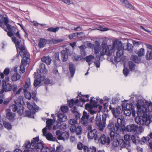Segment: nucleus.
<instances>
[{
	"mask_svg": "<svg viewBox=\"0 0 152 152\" xmlns=\"http://www.w3.org/2000/svg\"><path fill=\"white\" fill-rule=\"evenodd\" d=\"M15 35L17 37V38L15 37H12V41L15 44L16 48H18L20 50L19 52H18L17 57H18L19 55L22 58L20 66V70L23 73L25 71V66L30 62V56L29 53L26 49L24 45L20 44L21 37L18 31H17Z\"/></svg>",
	"mask_w": 152,
	"mask_h": 152,
	"instance_id": "obj_1",
	"label": "nucleus"
},
{
	"mask_svg": "<svg viewBox=\"0 0 152 152\" xmlns=\"http://www.w3.org/2000/svg\"><path fill=\"white\" fill-rule=\"evenodd\" d=\"M140 102L139 101L137 102V108L143 113V116H144L137 117L135 118V121L139 125L145 124L148 126L150 123V120L149 117H145V115L148 111H152V103L150 102L148 106L146 107L145 105H141L140 104Z\"/></svg>",
	"mask_w": 152,
	"mask_h": 152,
	"instance_id": "obj_2",
	"label": "nucleus"
},
{
	"mask_svg": "<svg viewBox=\"0 0 152 152\" xmlns=\"http://www.w3.org/2000/svg\"><path fill=\"white\" fill-rule=\"evenodd\" d=\"M120 135L118 138H116L113 142H112V145L114 147H117L120 146L121 148H128L130 146L129 140H130L131 135L126 134L124 136V139H120Z\"/></svg>",
	"mask_w": 152,
	"mask_h": 152,
	"instance_id": "obj_3",
	"label": "nucleus"
},
{
	"mask_svg": "<svg viewBox=\"0 0 152 152\" xmlns=\"http://www.w3.org/2000/svg\"><path fill=\"white\" fill-rule=\"evenodd\" d=\"M114 46L115 47V48L118 50L116 53V56L114 58L113 61V63H117L118 62L124 61L123 55L124 51L122 48V44L121 42L116 43L114 42Z\"/></svg>",
	"mask_w": 152,
	"mask_h": 152,
	"instance_id": "obj_4",
	"label": "nucleus"
},
{
	"mask_svg": "<svg viewBox=\"0 0 152 152\" xmlns=\"http://www.w3.org/2000/svg\"><path fill=\"white\" fill-rule=\"evenodd\" d=\"M102 48L100 50V56L106 55L110 56L114 51L115 47L111 45H107V43H102L101 44Z\"/></svg>",
	"mask_w": 152,
	"mask_h": 152,
	"instance_id": "obj_5",
	"label": "nucleus"
},
{
	"mask_svg": "<svg viewBox=\"0 0 152 152\" xmlns=\"http://www.w3.org/2000/svg\"><path fill=\"white\" fill-rule=\"evenodd\" d=\"M107 128L110 131V137L111 139L112 142H113L116 138L119 137V134L116 133V132L119 130V128L117 126V125L114 124L113 122L110 123L108 125Z\"/></svg>",
	"mask_w": 152,
	"mask_h": 152,
	"instance_id": "obj_6",
	"label": "nucleus"
},
{
	"mask_svg": "<svg viewBox=\"0 0 152 152\" xmlns=\"http://www.w3.org/2000/svg\"><path fill=\"white\" fill-rule=\"evenodd\" d=\"M15 104H13L11 106L12 110L14 112L17 110L18 113L21 114L23 111V105L24 104L23 96H20L15 101Z\"/></svg>",
	"mask_w": 152,
	"mask_h": 152,
	"instance_id": "obj_7",
	"label": "nucleus"
},
{
	"mask_svg": "<svg viewBox=\"0 0 152 152\" xmlns=\"http://www.w3.org/2000/svg\"><path fill=\"white\" fill-rule=\"evenodd\" d=\"M87 136L89 139L94 138L95 140H99L100 134L98 133L96 129H94L92 130L88 131Z\"/></svg>",
	"mask_w": 152,
	"mask_h": 152,
	"instance_id": "obj_8",
	"label": "nucleus"
},
{
	"mask_svg": "<svg viewBox=\"0 0 152 152\" xmlns=\"http://www.w3.org/2000/svg\"><path fill=\"white\" fill-rule=\"evenodd\" d=\"M34 75L36 79L34 80V85L36 87L40 83L41 80L43 81L45 79V77L43 75L42 76L40 74L38 73L37 71L34 73Z\"/></svg>",
	"mask_w": 152,
	"mask_h": 152,
	"instance_id": "obj_9",
	"label": "nucleus"
},
{
	"mask_svg": "<svg viewBox=\"0 0 152 152\" xmlns=\"http://www.w3.org/2000/svg\"><path fill=\"white\" fill-rule=\"evenodd\" d=\"M4 22L5 25L7 26V28L8 30L10 31H12L13 30H15V28L14 27L8 24L9 22V20L8 18L4 17L0 14V23H3Z\"/></svg>",
	"mask_w": 152,
	"mask_h": 152,
	"instance_id": "obj_10",
	"label": "nucleus"
},
{
	"mask_svg": "<svg viewBox=\"0 0 152 152\" xmlns=\"http://www.w3.org/2000/svg\"><path fill=\"white\" fill-rule=\"evenodd\" d=\"M2 90L0 91V94H2L4 92H8L11 91L12 89V85L10 83H6L4 80L2 81Z\"/></svg>",
	"mask_w": 152,
	"mask_h": 152,
	"instance_id": "obj_11",
	"label": "nucleus"
},
{
	"mask_svg": "<svg viewBox=\"0 0 152 152\" xmlns=\"http://www.w3.org/2000/svg\"><path fill=\"white\" fill-rule=\"evenodd\" d=\"M89 117V113L84 111L81 118V123L84 126L88 125V119Z\"/></svg>",
	"mask_w": 152,
	"mask_h": 152,
	"instance_id": "obj_12",
	"label": "nucleus"
},
{
	"mask_svg": "<svg viewBox=\"0 0 152 152\" xmlns=\"http://www.w3.org/2000/svg\"><path fill=\"white\" fill-rule=\"evenodd\" d=\"M109 108L111 110L114 117L115 118L118 117L121 113L122 110L120 107H118L115 108L112 107L110 105Z\"/></svg>",
	"mask_w": 152,
	"mask_h": 152,
	"instance_id": "obj_13",
	"label": "nucleus"
},
{
	"mask_svg": "<svg viewBox=\"0 0 152 152\" xmlns=\"http://www.w3.org/2000/svg\"><path fill=\"white\" fill-rule=\"evenodd\" d=\"M54 65L56 66H60L61 64V60L59 58V53L57 52L54 53L52 57Z\"/></svg>",
	"mask_w": 152,
	"mask_h": 152,
	"instance_id": "obj_14",
	"label": "nucleus"
},
{
	"mask_svg": "<svg viewBox=\"0 0 152 152\" xmlns=\"http://www.w3.org/2000/svg\"><path fill=\"white\" fill-rule=\"evenodd\" d=\"M70 130L72 133L75 132L77 135H80L82 132V129L81 126H72L70 127Z\"/></svg>",
	"mask_w": 152,
	"mask_h": 152,
	"instance_id": "obj_15",
	"label": "nucleus"
},
{
	"mask_svg": "<svg viewBox=\"0 0 152 152\" xmlns=\"http://www.w3.org/2000/svg\"><path fill=\"white\" fill-rule=\"evenodd\" d=\"M69 50L66 48L64 50H62L61 52V60L63 61H66L68 59V54L69 53Z\"/></svg>",
	"mask_w": 152,
	"mask_h": 152,
	"instance_id": "obj_16",
	"label": "nucleus"
},
{
	"mask_svg": "<svg viewBox=\"0 0 152 152\" xmlns=\"http://www.w3.org/2000/svg\"><path fill=\"white\" fill-rule=\"evenodd\" d=\"M25 97L28 99H30L32 97L33 99L37 102V99L36 96V94L35 92H33L31 95L28 91H23Z\"/></svg>",
	"mask_w": 152,
	"mask_h": 152,
	"instance_id": "obj_17",
	"label": "nucleus"
},
{
	"mask_svg": "<svg viewBox=\"0 0 152 152\" xmlns=\"http://www.w3.org/2000/svg\"><path fill=\"white\" fill-rule=\"evenodd\" d=\"M58 119L56 121L57 123H61L63 122L66 121L67 119V117L64 113H59L57 115Z\"/></svg>",
	"mask_w": 152,
	"mask_h": 152,
	"instance_id": "obj_18",
	"label": "nucleus"
},
{
	"mask_svg": "<svg viewBox=\"0 0 152 152\" xmlns=\"http://www.w3.org/2000/svg\"><path fill=\"white\" fill-rule=\"evenodd\" d=\"M99 139L101 141V142L102 144H104L106 143L107 145H108L111 140L110 137L108 136L106 137L104 134L102 135L100 137Z\"/></svg>",
	"mask_w": 152,
	"mask_h": 152,
	"instance_id": "obj_19",
	"label": "nucleus"
},
{
	"mask_svg": "<svg viewBox=\"0 0 152 152\" xmlns=\"http://www.w3.org/2000/svg\"><path fill=\"white\" fill-rule=\"evenodd\" d=\"M90 104H86V106L89 108L93 107H97L98 104L97 103V101L95 100V99L94 97H92L90 100Z\"/></svg>",
	"mask_w": 152,
	"mask_h": 152,
	"instance_id": "obj_20",
	"label": "nucleus"
},
{
	"mask_svg": "<svg viewBox=\"0 0 152 152\" xmlns=\"http://www.w3.org/2000/svg\"><path fill=\"white\" fill-rule=\"evenodd\" d=\"M137 125L134 124L129 125L125 127V130L128 132H133L135 133Z\"/></svg>",
	"mask_w": 152,
	"mask_h": 152,
	"instance_id": "obj_21",
	"label": "nucleus"
},
{
	"mask_svg": "<svg viewBox=\"0 0 152 152\" xmlns=\"http://www.w3.org/2000/svg\"><path fill=\"white\" fill-rule=\"evenodd\" d=\"M69 69L71 74V77H73L75 71V67L71 62L69 63Z\"/></svg>",
	"mask_w": 152,
	"mask_h": 152,
	"instance_id": "obj_22",
	"label": "nucleus"
},
{
	"mask_svg": "<svg viewBox=\"0 0 152 152\" xmlns=\"http://www.w3.org/2000/svg\"><path fill=\"white\" fill-rule=\"evenodd\" d=\"M69 133L68 132H63L58 136V140H65L69 138Z\"/></svg>",
	"mask_w": 152,
	"mask_h": 152,
	"instance_id": "obj_23",
	"label": "nucleus"
},
{
	"mask_svg": "<svg viewBox=\"0 0 152 152\" xmlns=\"http://www.w3.org/2000/svg\"><path fill=\"white\" fill-rule=\"evenodd\" d=\"M122 4L130 10H134L133 6L130 4L127 0H120Z\"/></svg>",
	"mask_w": 152,
	"mask_h": 152,
	"instance_id": "obj_24",
	"label": "nucleus"
},
{
	"mask_svg": "<svg viewBox=\"0 0 152 152\" xmlns=\"http://www.w3.org/2000/svg\"><path fill=\"white\" fill-rule=\"evenodd\" d=\"M43 143L42 142L39 141V142H38L37 143L36 145L34 146V148H32V149H35L36 150V152H38V150H41L42 148L44 146Z\"/></svg>",
	"mask_w": 152,
	"mask_h": 152,
	"instance_id": "obj_25",
	"label": "nucleus"
},
{
	"mask_svg": "<svg viewBox=\"0 0 152 152\" xmlns=\"http://www.w3.org/2000/svg\"><path fill=\"white\" fill-rule=\"evenodd\" d=\"M31 86L30 79H27L24 85L23 88V91H28L30 88Z\"/></svg>",
	"mask_w": 152,
	"mask_h": 152,
	"instance_id": "obj_26",
	"label": "nucleus"
},
{
	"mask_svg": "<svg viewBox=\"0 0 152 152\" xmlns=\"http://www.w3.org/2000/svg\"><path fill=\"white\" fill-rule=\"evenodd\" d=\"M84 151V152H96V148L94 146H91L88 147L86 146H85Z\"/></svg>",
	"mask_w": 152,
	"mask_h": 152,
	"instance_id": "obj_27",
	"label": "nucleus"
},
{
	"mask_svg": "<svg viewBox=\"0 0 152 152\" xmlns=\"http://www.w3.org/2000/svg\"><path fill=\"white\" fill-rule=\"evenodd\" d=\"M96 125L97 128L101 131H103L104 128L105 127L106 124V123L101 121L99 123L96 124Z\"/></svg>",
	"mask_w": 152,
	"mask_h": 152,
	"instance_id": "obj_28",
	"label": "nucleus"
},
{
	"mask_svg": "<svg viewBox=\"0 0 152 152\" xmlns=\"http://www.w3.org/2000/svg\"><path fill=\"white\" fill-rule=\"evenodd\" d=\"M41 61L43 62H45L47 65H49L50 64L51 59L50 57L49 56H44L41 58Z\"/></svg>",
	"mask_w": 152,
	"mask_h": 152,
	"instance_id": "obj_29",
	"label": "nucleus"
},
{
	"mask_svg": "<svg viewBox=\"0 0 152 152\" xmlns=\"http://www.w3.org/2000/svg\"><path fill=\"white\" fill-rule=\"evenodd\" d=\"M130 140H131L132 142L135 144L139 142L140 141V138L137 135H133L131 136Z\"/></svg>",
	"mask_w": 152,
	"mask_h": 152,
	"instance_id": "obj_30",
	"label": "nucleus"
},
{
	"mask_svg": "<svg viewBox=\"0 0 152 152\" xmlns=\"http://www.w3.org/2000/svg\"><path fill=\"white\" fill-rule=\"evenodd\" d=\"M47 40L45 39L42 38L39 41L38 46L39 48H41L44 47L46 45Z\"/></svg>",
	"mask_w": 152,
	"mask_h": 152,
	"instance_id": "obj_31",
	"label": "nucleus"
},
{
	"mask_svg": "<svg viewBox=\"0 0 152 152\" xmlns=\"http://www.w3.org/2000/svg\"><path fill=\"white\" fill-rule=\"evenodd\" d=\"M10 72V69L8 68H6L3 73H0V76L1 78L3 79L4 77V75L6 76H7Z\"/></svg>",
	"mask_w": 152,
	"mask_h": 152,
	"instance_id": "obj_32",
	"label": "nucleus"
},
{
	"mask_svg": "<svg viewBox=\"0 0 152 152\" xmlns=\"http://www.w3.org/2000/svg\"><path fill=\"white\" fill-rule=\"evenodd\" d=\"M131 59L134 62L139 64L140 62L141 58L136 55H132L131 56Z\"/></svg>",
	"mask_w": 152,
	"mask_h": 152,
	"instance_id": "obj_33",
	"label": "nucleus"
},
{
	"mask_svg": "<svg viewBox=\"0 0 152 152\" xmlns=\"http://www.w3.org/2000/svg\"><path fill=\"white\" fill-rule=\"evenodd\" d=\"M123 46L122 48L124 50H127L128 51H130L132 50V45L129 43H127V44H123L122 45Z\"/></svg>",
	"mask_w": 152,
	"mask_h": 152,
	"instance_id": "obj_34",
	"label": "nucleus"
},
{
	"mask_svg": "<svg viewBox=\"0 0 152 152\" xmlns=\"http://www.w3.org/2000/svg\"><path fill=\"white\" fill-rule=\"evenodd\" d=\"M40 70H37L38 72V71H39V73H42L44 74L46 73L47 72V70L46 69L45 65L43 63H42L40 65Z\"/></svg>",
	"mask_w": 152,
	"mask_h": 152,
	"instance_id": "obj_35",
	"label": "nucleus"
},
{
	"mask_svg": "<svg viewBox=\"0 0 152 152\" xmlns=\"http://www.w3.org/2000/svg\"><path fill=\"white\" fill-rule=\"evenodd\" d=\"M20 78V75L17 73L13 74L11 76V80L12 81H15L19 80Z\"/></svg>",
	"mask_w": 152,
	"mask_h": 152,
	"instance_id": "obj_36",
	"label": "nucleus"
},
{
	"mask_svg": "<svg viewBox=\"0 0 152 152\" xmlns=\"http://www.w3.org/2000/svg\"><path fill=\"white\" fill-rule=\"evenodd\" d=\"M94 58V56L92 55H90L88 56H86L85 59L86 61L88 63L89 65L91 64V61Z\"/></svg>",
	"mask_w": 152,
	"mask_h": 152,
	"instance_id": "obj_37",
	"label": "nucleus"
},
{
	"mask_svg": "<svg viewBox=\"0 0 152 152\" xmlns=\"http://www.w3.org/2000/svg\"><path fill=\"white\" fill-rule=\"evenodd\" d=\"M15 117V114L11 112H8L7 113L6 117L9 120H13Z\"/></svg>",
	"mask_w": 152,
	"mask_h": 152,
	"instance_id": "obj_38",
	"label": "nucleus"
},
{
	"mask_svg": "<svg viewBox=\"0 0 152 152\" xmlns=\"http://www.w3.org/2000/svg\"><path fill=\"white\" fill-rule=\"evenodd\" d=\"M63 28V27H57L56 28L50 27L47 29V31H48L55 33L58 31L60 28Z\"/></svg>",
	"mask_w": 152,
	"mask_h": 152,
	"instance_id": "obj_39",
	"label": "nucleus"
},
{
	"mask_svg": "<svg viewBox=\"0 0 152 152\" xmlns=\"http://www.w3.org/2000/svg\"><path fill=\"white\" fill-rule=\"evenodd\" d=\"M124 121L123 119L120 118H118L117 119V123H116L115 125H117V126H118V127L119 128V131L121 130V126L123 124Z\"/></svg>",
	"mask_w": 152,
	"mask_h": 152,
	"instance_id": "obj_40",
	"label": "nucleus"
},
{
	"mask_svg": "<svg viewBox=\"0 0 152 152\" xmlns=\"http://www.w3.org/2000/svg\"><path fill=\"white\" fill-rule=\"evenodd\" d=\"M41 151H43L44 152H55L54 149L49 148L47 146H44L41 149Z\"/></svg>",
	"mask_w": 152,
	"mask_h": 152,
	"instance_id": "obj_41",
	"label": "nucleus"
},
{
	"mask_svg": "<svg viewBox=\"0 0 152 152\" xmlns=\"http://www.w3.org/2000/svg\"><path fill=\"white\" fill-rule=\"evenodd\" d=\"M69 124L70 126V127H71L72 126H76L75 124H77V120L75 119H70L68 121Z\"/></svg>",
	"mask_w": 152,
	"mask_h": 152,
	"instance_id": "obj_42",
	"label": "nucleus"
},
{
	"mask_svg": "<svg viewBox=\"0 0 152 152\" xmlns=\"http://www.w3.org/2000/svg\"><path fill=\"white\" fill-rule=\"evenodd\" d=\"M53 121L52 119H49L47 120L46 122L48 129L50 130L52 128V126L53 125Z\"/></svg>",
	"mask_w": 152,
	"mask_h": 152,
	"instance_id": "obj_43",
	"label": "nucleus"
},
{
	"mask_svg": "<svg viewBox=\"0 0 152 152\" xmlns=\"http://www.w3.org/2000/svg\"><path fill=\"white\" fill-rule=\"evenodd\" d=\"M47 139L50 141H55L56 140V138L53 137L52 134L50 133H48L45 135Z\"/></svg>",
	"mask_w": 152,
	"mask_h": 152,
	"instance_id": "obj_44",
	"label": "nucleus"
},
{
	"mask_svg": "<svg viewBox=\"0 0 152 152\" xmlns=\"http://www.w3.org/2000/svg\"><path fill=\"white\" fill-rule=\"evenodd\" d=\"M123 110L124 111V114L126 116H129L131 113V110L125 109V105H122Z\"/></svg>",
	"mask_w": 152,
	"mask_h": 152,
	"instance_id": "obj_45",
	"label": "nucleus"
},
{
	"mask_svg": "<svg viewBox=\"0 0 152 152\" xmlns=\"http://www.w3.org/2000/svg\"><path fill=\"white\" fill-rule=\"evenodd\" d=\"M31 145V143L30 141L28 140H26L25 141L23 147H24L26 149H30V148Z\"/></svg>",
	"mask_w": 152,
	"mask_h": 152,
	"instance_id": "obj_46",
	"label": "nucleus"
},
{
	"mask_svg": "<svg viewBox=\"0 0 152 152\" xmlns=\"http://www.w3.org/2000/svg\"><path fill=\"white\" fill-rule=\"evenodd\" d=\"M150 139L148 137H142L140 140L139 142H140L141 144H143L147 141L149 142Z\"/></svg>",
	"mask_w": 152,
	"mask_h": 152,
	"instance_id": "obj_47",
	"label": "nucleus"
},
{
	"mask_svg": "<svg viewBox=\"0 0 152 152\" xmlns=\"http://www.w3.org/2000/svg\"><path fill=\"white\" fill-rule=\"evenodd\" d=\"M152 51L148 50L146 55V58L147 60H150L152 59Z\"/></svg>",
	"mask_w": 152,
	"mask_h": 152,
	"instance_id": "obj_48",
	"label": "nucleus"
},
{
	"mask_svg": "<svg viewBox=\"0 0 152 152\" xmlns=\"http://www.w3.org/2000/svg\"><path fill=\"white\" fill-rule=\"evenodd\" d=\"M39 137L34 138L31 140V145L32 146H34L37 143L39 142Z\"/></svg>",
	"mask_w": 152,
	"mask_h": 152,
	"instance_id": "obj_49",
	"label": "nucleus"
},
{
	"mask_svg": "<svg viewBox=\"0 0 152 152\" xmlns=\"http://www.w3.org/2000/svg\"><path fill=\"white\" fill-rule=\"evenodd\" d=\"M136 129L135 130V133L136 134H140L143 131V129L141 126L138 127L137 126V127Z\"/></svg>",
	"mask_w": 152,
	"mask_h": 152,
	"instance_id": "obj_50",
	"label": "nucleus"
},
{
	"mask_svg": "<svg viewBox=\"0 0 152 152\" xmlns=\"http://www.w3.org/2000/svg\"><path fill=\"white\" fill-rule=\"evenodd\" d=\"M4 126L8 129H11L12 128L11 124L8 122L5 121L3 123Z\"/></svg>",
	"mask_w": 152,
	"mask_h": 152,
	"instance_id": "obj_51",
	"label": "nucleus"
},
{
	"mask_svg": "<svg viewBox=\"0 0 152 152\" xmlns=\"http://www.w3.org/2000/svg\"><path fill=\"white\" fill-rule=\"evenodd\" d=\"M109 116L108 113L103 114L102 117V121L106 123V119L109 118Z\"/></svg>",
	"mask_w": 152,
	"mask_h": 152,
	"instance_id": "obj_52",
	"label": "nucleus"
},
{
	"mask_svg": "<svg viewBox=\"0 0 152 152\" xmlns=\"http://www.w3.org/2000/svg\"><path fill=\"white\" fill-rule=\"evenodd\" d=\"M125 109L129 110H131L134 108V106L132 103H127L126 106H125Z\"/></svg>",
	"mask_w": 152,
	"mask_h": 152,
	"instance_id": "obj_53",
	"label": "nucleus"
},
{
	"mask_svg": "<svg viewBox=\"0 0 152 152\" xmlns=\"http://www.w3.org/2000/svg\"><path fill=\"white\" fill-rule=\"evenodd\" d=\"M145 53L144 49L143 48L140 49L137 53L138 56L139 57L142 56L144 55Z\"/></svg>",
	"mask_w": 152,
	"mask_h": 152,
	"instance_id": "obj_54",
	"label": "nucleus"
},
{
	"mask_svg": "<svg viewBox=\"0 0 152 152\" xmlns=\"http://www.w3.org/2000/svg\"><path fill=\"white\" fill-rule=\"evenodd\" d=\"M77 140L75 135L73 134H71L70 138V142L72 143H75L76 142Z\"/></svg>",
	"mask_w": 152,
	"mask_h": 152,
	"instance_id": "obj_55",
	"label": "nucleus"
},
{
	"mask_svg": "<svg viewBox=\"0 0 152 152\" xmlns=\"http://www.w3.org/2000/svg\"><path fill=\"white\" fill-rule=\"evenodd\" d=\"M94 52L97 55V54L99 52H100V45H96L94 47Z\"/></svg>",
	"mask_w": 152,
	"mask_h": 152,
	"instance_id": "obj_56",
	"label": "nucleus"
},
{
	"mask_svg": "<svg viewBox=\"0 0 152 152\" xmlns=\"http://www.w3.org/2000/svg\"><path fill=\"white\" fill-rule=\"evenodd\" d=\"M129 64L130 70L131 71L134 70L135 65L134 64L133 62L130 61L129 62Z\"/></svg>",
	"mask_w": 152,
	"mask_h": 152,
	"instance_id": "obj_57",
	"label": "nucleus"
},
{
	"mask_svg": "<svg viewBox=\"0 0 152 152\" xmlns=\"http://www.w3.org/2000/svg\"><path fill=\"white\" fill-rule=\"evenodd\" d=\"M85 146L82 143L79 142L77 143V148L80 150H82L83 149L84 150Z\"/></svg>",
	"mask_w": 152,
	"mask_h": 152,
	"instance_id": "obj_58",
	"label": "nucleus"
},
{
	"mask_svg": "<svg viewBox=\"0 0 152 152\" xmlns=\"http://www.w3.org/2000/svg\"><path fill=\"white\" fill-rule=\"evenodd\" d=\"M66 128V125L65 123H61L59 124V129H65Z\"/></svg>",
	"mask_w": 152,
	"mask_h": 152,
	"instance_id": "obj_59",
	"label": "nucleus"
},
{
	"mask_svg": "<svg viewBox=\"0 0 152 152\" xmlns=\"http://www.w3.org/2000/svg\"><path fill=\"white\" fill-rule=\"evenodd\" d=\"M82 96L83 97L84 96H85L86 97V99H85L84 98H81L80 99V101L82 102H86L88 101L89 100V99H88V98L89 97V96L88 95H82Z\"/></svg>",
	"mask_w": 152,
	"mask_h": 152,
	"instance_id": "obj_60",
	"label": "nucleus"
},
{
	"mask_svg": "<svg viewBox=\"0 0 152 152\" xmlns=\"http://www.w3.org/2000/svg\"><path fill=\"white\" fill-rule=\"evenodd\" d=\"M82 34V33H73L72 34H70L69 36V37L70 39H71L73 38H74L77 35L79 34Z\"/></svg>",
	"mask_w": 152,
	"mask_h": 152,
	"instance_id": "obj_61",
	"label": "nucleus"
},
{
	"mask_svg": "<svg viewBox=\"0 0 152 152\" xmlns=\"http://www.w3.org/2000/svg\"><path fill=\"white\" fill-rule=\"evenodd\" d=\"M61 111L64 113L67 112L68 110V107L65 106H61Z\"/></svg>",
	"mask_w": 152,
	"mask_h": 152,
	"instance_id": "obj_62",
	"label": "nucleus"
},
{
	"mask_svg": "<svg viewBox=\"0 0 152 152\" xmlns=\"http://www.w3.org/2000/svg\"><path fill=\"white\" fill-rule=\"evenodd\" d=\"M63 147L61 145L57 146L56 148V152H61L63 150Z\"/></svg>",
	"mask_w": 152,
	"mask_h": 152,
	"instance_id": "obj_63",
	"label": "nucleus"
},
{
	"mask_svg": "<svg viewBox=\"0 0 152 152\" xmlns=\"http://www.w3.org/2000/svg\"><path fill=\"white\" fill-rule=\"evenodd\" d=\"M36 150L35 149H32V148L30 149H25L23 152H36Z\"/></svg>",
	"mask_w": 152,
	"mask_h": 152,
	"instance_id": "obj_64",
	"label": "nucleus"
}]
</instances>
